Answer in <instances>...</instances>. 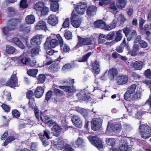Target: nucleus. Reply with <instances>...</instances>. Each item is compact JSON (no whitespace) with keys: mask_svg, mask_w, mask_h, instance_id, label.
Listing matches in <instances>:
<instances>
[{"mask_svg":"<svg viewBox=\"0 0 151 151\" xmlns=\"http://www.w3.org/2000/svg\"><path fill=\"white\" fill-rule=\"evenodd\" d=\"M139 131L142 138H148L151 136V127L145 124H141L139 127Z\"/></svg>","mask_w":151,"mask_h":151,"instance_id":"obj_1","label":"nucleus"},{"mask_svg":"<svg viewBox=\"0 0 151 151\" xmlns=\"http://www.w3.org/2000/svg\"><path fill=\"white\" fill-rule=\"evenodd\" d=\"M13 72L12 74L6 83V85L11 88H14L16 87H19L18 79L17 76V73H14Z\"/></svg>","mask_w":151,"mask_h":151,"instance_id":"obj_2","label":"nucleus"},{"mask_svg":"<svg viewBox=\"0 0 151 151\" xmlns=\"http://www.w3.org/2000/svg\"><path fill=\"white\" fill-rule=\"evenodd\" d=\"M90 142L94 146L100 150L103 147L102 142L101 139L96 136H90L88 137Z\"/></svg>","mask_w":151,"mask_h":151,"instance_id":"obj_3","label":"nucleus"},{"mask_svg":"<svg viewBox=\"0 0 151 151\" xmlns=\"http://www.w3.org/2000/svg\"><path fill=\"white\" fill-rule=\"evenodd\" d=\"M16 60L19 63L23 65L34 66L36 65V62L34 60H31L29 58H26L23 55H21L17 58Z\"/></svg>","mask_w":151,"mask_h":151,"instance_id":"obj_4","label":"nucleus"},{"mask_svg":"<svg viewBox=\"0 0 151 151\" xmlns=\"http://www.w3.org/2000/svg\"><path fill=\"white\" fill-rule=\"evenodd\" d=\"M78 41L77 45L75 46V49H77L83 45H89L91 44V39L89 38H83L78 37Z\"/></svg>","mask_w":151,"mask_h":151,"instance_id":"obj_5","label":"nucleus"},{"mask_svg":"<svg viewBox=\"0 0 151 151\" xmlns=\"http://www.w3.org/2000/svg\"><path fill=\"white\" fill-rule=\"evenodd\" d=\"M50 132L47 130L44 131V133L43 135L40 133V134L39 136L40 139L44 145H47L49 144V142L48 141V139L51 138L50 137Z\"/></svg>","mask_w":151,"mask_h":151,"instance_id":"obj_6","label":"nucleus"},{"mask_svg":"<svg viewBox=\"0 0 151 151\" xmlns=\"http://www.w3.org/2000/svg\"><path fill=\"white\" fill-rule=\"evenodd\" d=\"M87 8L86 3L81 2L77 4L75 7L76 12L80 14H83L85 13Z\"/></svg>","mask_w":151,"mask_h":151,"instance_id":"obj_7","label":"nucleus"},{"mask_svg":"<svg viewBox=\"0 0 151 151\" xmlns=\"http://www.w3.org/2000/svg\"><path fill=\"white\" fill-rule=\"evenodd\" d=\"M102 120L99 118L93 119L91 122V129L94 131L99 129L101 127Z\"/></svg>","mask_w":151,"mask_h":151,"instance_id":"obj_8","label":"nucleus"},{"mask_svg":"<svg viewBox=\"0 0 151 151\" xmlns=\"http://www.w3.org/2000/svg\"><path fill=\"white\" fill-rule=\"evenodd\" d=\"M67 142L66 139H63L62 138H58L55 141H52L51 142L56 146V147L59 150L63 149L64 145Z\"/></svg>","mask_w":151,"mask_h":151,"instance_id":"obj_9","label":"nucleus"},{"mask_svg":"<svg viewBox=\"0 0 151 151\" xmlns=\"http://www.w3.org/2000/svg\"><path fill=\"white\" fill-rule=\"evenodd\" d=\"M56 37L58 40L60 45L61 47V50H62L65 52H69L70 50L69 47L65 44H63V40L60 34H57Z\"/></svg>","mask_w":151,"mask_h":151,"instance_id":"obj_10","label":"nucleus"},{"mask_svg":"<svg viewBox=\"0 0 151 151\" xmlns=\"http://www.w3.org/2000/svg\"><path fill=\"white\" fill-rule=\"evenodd\" d=\"M49 11V8L44 6L42 2H38V12L40 13V16H44L48 14Z\"/></svg>","mask_w":151,"mask_h":151,"instance_id":"obj_11","label":"nucleus"},{"mask_svg":"<svg viewBox=\"0 0 151 151\" xmlns=\"http://www.w3.org/2000/svg\"><path fill=\"white\" fill-rule=\"evenodd\" d=\"M81 22V18L78 15L73 14L72 16L71 22L72 26L74 27H79Z\"/></svg>","mask_w":151,"mask_h":151,"instance_id":"obj_12","label":"nucleus"},{"mask_svg":"<svg viewBox=\"0 0 151 151\" xmlns=\"http://www.w3.org/2000/svg\"><path fill=\"white\" fill-rule=\"evenodd\" d=\"M71 120L73 124L76 127L81 128L82 126V121L79 116L77 115L73 116Z\"/></svg>","mask_w":151,"mask_h":151,"instance_id":"obj_13","label":"nucleus"},{"mask_svg":"<svg viewBox=\"0 0 151 151\" xmlns=\"http://www.w3.org/2000/svg\"><path fill=\"white\" fill-rule=\"evenodd\" d=\"M90 94L86 90L81 91L77 94V96L80 100L87 101L90 98Z\"/></svg>","mask_w":151,"mask_h":151,"instance_id":"obj_14","label":"nucleus"},{"mask_svg":"<svg viewBox=\"0 0 151 151\" xmlns=\"http://www.w3.org/2000/svg\"><path fill=\"white\" fill-rule=\"evenodd\" d=\"M116 83L119 85L125 84L128 81V78L125 75H120L117 76L116 79Z\"/></svg>","mask_w":151,"mask_h":151,"instance_id":"obj_15","label":"nucleus"},{"mask_svg":"<svg viewBox=\"0 0 151 151\" xmlns=\"http://www.w3.org/2000/svg\"><path fill=\"white\" fill-rule=\"evenodd\" d=\"M133 148L132 146L131 145H128L127 142H122L119 147L120 151H132Z\"/></svg>","mask_w":151,"mask_h":151,"instance_id":"obj_16","label":"nucleus"},{"mask_svg":"<svg viewBox=\"0 0 151 151\" xmlns=\"http://www.w3.org/2000/svg\"><path fill=\"white\" fill-rule=\"evenodd\" d=\"M47 22L50 25L55 26L58 23V18L55 14H50L48 18Z\"/></svg>","mask_w":151,"mask_h":151,"instance_id":"obj_17","label":"nucleus"},{"mask_svg":"<svg viewBox=\"0 0 151 151\" xmlns=\"http://www.w3.org/2000/svg\"><path fill=\"white\" fill-rule=\"evenodd\" d=\"M18 20L16 19H12L9 20L8 22L7 26L10 30H14L16 29Z\"/></svg>","mask_w":151,"mask_h":151,"instance_id":"obj_18","label":"nucleus"},{"mask_svg":"<svg viewBox=\"0 0 151 151\" xmlns=\"http://www.w3.org/2000/svg\"><path fill=\"white\" fill-rule=\"evenodd\" d=\"M121 125L119 124L112 125L111 123H109L107 129L110 132L116 131V132H119L121 129Z\"/></svg>","mask_w":151,"mask_h":151,"instance_id":"obj_19","label":"nucleus"},{"mask_svg":"<svg viewBox=\"0 0 151 151\" xmlns=\"http://www.w3.org/2000/svg\"><path fill=\"white\" fill-rule=\"evenodd\" d=\"M118 8L117 6L116 5L114 2H111L108 8V10L113 14H115L119 12Z\"/></svg>","mask_w":151,"mask_h":151,"instance_id":"obj_20","label":"nucleus"},{"mask_svg":"<svg viewBox=\"0 0 151 151\" xmlns=\"http://www.w3.org/2000/svg\"><path fill=\"white\" fill-rule=\"evenodd\" d=\"M59 87L68 93H73L76 92V89L73 86H59Z\"/></svg>","mask_w":151,"mask_h":151,"instance_id":"obj_21","label":"nucleus"},{"mask_svg":"<svg viewBox=\"0 0 151 151\" xmlns=\"http://www.w3.org/2000/svg\"><path fill=\"white\" fill-rule=\"evenodd\" d=\"M12 41L15 45L17 46L22 49H24L25 46L20 39L17 37H15L12 39Z\"/></svg>","mask_w":151,"mask_h":151,"instance_id":"obj_22","label":"nucleus"},{"mask_svg":"<svg viewBox=\"0 0 151 151\" xmlns=\"http://www.w3.org/2000/svg\"><path fill=\"white\" fill-rule=\"evenodd\" d=\"M143 65L142 62L140 61H136L134 63H132L131 65L132 67L134 68L136 70H140L142 69Z\"/></svg>","mask_w":151,"mask_h":151,"instance_id":"obj_23","label":"nucleus"},{"mask_svg":"<svg viewBox=\"0 0 151 151\" xmlns=\"http://www.w3.org/2000/svg\"><path fill=\"white\" fill-rule=\"evenodd\" d=\"M52 129L56 136H58L62 130V128L57 123L53 126Z\"/></svg>","mask_w":151,"mask_h":151,"instance_id":"obj_24","label":"nucleus"},{"mask_svg":"<svg viewBox=\"0 0 151 151\" xmlns=\"http://www.w3.org/2000/svg\"><path fill=\"white\" fill-rule=\"evenodd\" d=\"M19 29L21 32L28 33L30 32V27L26 24H23L20 25Z\"/></svg>","mask_w":151,"mask_h":151,"instance_id":"obj_25","label":"nucleus"},{"mask_svg":"<svg viewBox=\"0 0 151 151\" xmlns=\"http://www.w3.org/2000/svg\"><path fill=\"white\" fill-rule=\"evenodd\" d=\"M97 7L94 6H90L87 9V13L90 15H93L96 14Z\"/></svg>","mask_w":151,"mask_h":151,"instance_id":"obj_26","label":"nucleus"},{"mask_svg":"<svg viewBox=\"0 0 151 151\" xmlns=\"http://www.w3.org/2000/svg\"><path fill=\"white\" fill-rule=\"evenodd\" d=\"M93 72L96 74H98L100 71V65L99 62L97 61L94 62L92 64Z\"/></svg>","mask_w":151,"mask_h":151,"instance_id":"obj_27","label":"nucleus"},{"mask_svg":"<svg viewBox=\"0 0 151 151\" xmlns=\"http://www.w3.org/2000/svg\"><path fill=\"white\" fill-rule=\"evenodd\" d=\"M118 74V71L115 68H112L109 69L108 72V76L110 80L113 79L114 76Z\"/></svg>","mask_w":151,"mask_h":151,"instance_id":"obj_28","label":"nucleus"},{"mask_svg":"<svg viewBox=\"0 0 151 151\" xmlns=\"http://www.w3.org/2000/svg\"><path fill=\"white\" fill-rule=\"evenodd\" d=\"M16 51L15 48L11 45H7L6 46L5 52L6 53L9 54H14Z\"/></svg>","mask_w":151,"mask_h":151,"instance_id":"obj_29","label":"nucleus"},{"mask_svg":"<svg viewBox=\"0 0 151 151\" xmlns=\"http://www.w3.org/2000/svg\"><path fill=\"white\" fill-rule=\"evenodd\" d=\"M85 143V141L81 137H79L74 144L73 145L75 147H82Z\"/></svg>","mask_w":151,"mask_h":151,"instance_id":"obj_30","label":"nucleus"},{"mask_svg":"<svg viewBox=\"0 0 151 151\" xmlns=\"http://www.w3.org/2000/svg\"><path fill=\"white\" fill-rule=\"evenodd\" d=\"M35 20V17L32 15H28L25 18L26 22L27 24H33Z\"/></svg>","mask_w":151,"mask_h":151,"instance_id":"obj_31","label":"nucleus"},{"mask_svg":"<svg viewBox=\"0 0 151 151\" xmlns=\"http://www.w3.org/2000/svg\"><path fill=\"white\" fill-rule=\"evenodd\" d=\"M139 49V45L136 44H134L133 47V50L130 52L129 53L132 56H135L137 55V52Z\"/></svg>","mask_w":151,"mask_h":151,"instance_id":"obj_32","label":"nucleus"},{"mask_svg":"<svg viewBox=\"0 0 151 151\" xmlns=\"http://www.w3.org/2000/svg\"><path fill=\"white\" fill-rule=\"evenodd\" d=\"M50 39V37H48L47 39V40L46 42L45 43V48L46 50V52L47 54L51 55L53 54L54 52V51L50 47H48L47 46V42H48V40L49 39Z\"/></svg>","mask_w":151,"mask_h":151,"instance_id":"obj_33","label":"nucleus"},{"mask_svg":"<svg viewBox=\"0 0 151 151\" xmlns=\"http://www.w3.org/2000/svg\"><path fill=\"white\" fill-rule=\"evenodd\" d=\"M105 22L101 20H99L94 22L95 26L101 29H103L104 27Z\"/></svg>","mask_w":151,"mask_h":151,"instance_id":"obj_34","label":"nucleus"},{"mask_svg":"<svg viewBox=\"0 0 151 151\" xmlns=\"http://www.w3.org/2000/svg\"><path fill=\"white\" fill-rule=\"evenodd\" d=\"M28 104H29V108H31L34 110L35 116L36 118L38 119V108H37V106H35V103L34 104L33 103H31L30 102V100H29Z\"/></svg>","mask_w":151,"mask_h":151,"instance_id":"obj_35","label":"nucleus"},{"mask_svg":"<svg viewBox=\"0 0 151 151\" xmlns=\"http://www.w3.org/2000/svg\"><path fill=\"white\" fill-rule=\"evenodd\" d=\"M126 3V1L125 0H117L116 2L117 7L121 9L124 8Z\"/></svg>","mask_w":151,"mask_h":151,"instance_id":"obj_36","label":"nucleus"},{"mask_svg":"<svg viewBox=\"0 0 151 151\" xmlns=\"http://www.w3.org/2000/svg\"><path fill=\"white\" fill-rule=\"evenodd\" d=\"M31 47H38V35H36L31 39L30 40Z\"/></svg>","mask_w":151,"mask_h":151,"instance_id":"obj_37","label":"nucleus"},{"mask_svg":"<svg viewBox=\"0 0 151 151\" xmlns=\"http://www.w3.org/2000/svg\"><path fill=\"white\" fill-rule=\"evenodd\" d=\"M115 18L116 17L117 22H120V23H124L126 21V19L124 16L122 14H120L118 16H115Z\"/></svg>","mask_w":151,"mask_h":151,"instance_id":"obj_38","label":"nucleus"},{"mask_svg":"<svg viewBox=\"0 0 151 151\" xmlns=\"http://www.w3.org/2000/svg\"><path fill=\"white\" fill-rule=\"evenodd\" d=\"M16 138L13 136H10L8 137L3 143V145L4 146H6L10 142H11L15 140Z\"/></svg>","mask_w":151,"mask_h":151,"instance_id":"obj_39","label":"nucleus"},{"mask_svg":"<svg viewBox=\"0 0 151 151\" xmlns=\"http://www.w3.org/2000/svg\"><path fill=\"white\" fill-rule=\"evenodd\" d=\"M50 8L51 10L53 12H56L59 9V5L58 3H51Z\"/></svg>","mask_w":151,"mask_h":151,"instance_id":"obj_40","label":"nucleus"},{"mask_svg":"<svg viewBox=\"0 0 151 151\" xmlns=\"http://www.w3.org/2000/svg\"><path fill=\"white\" fill-rule=\"evenodd\" d=\"M47 29L45 22L43 20L40 21L38 22V29H42L45 31Z\"/></svg>","mask_w":151,"mask_h":151,"instance_id":"obj_41","label":"nucleus"},{"mask_svg":"<svg viewBox=\"0 0 151 151\" xmlns=\"http://www.w3.org/2000/svg\"><path fill=\"white\" fill-rule=\"evenodd\" d=\"M38 72L37 69H30L27 71L28 74L30 76L33 77H36Z\"/></svg>","mask_w":151,"mask_h":151,"instance_id":"obj_42","label":"nucleus"},{"mask_svg":"<svg viewBox=\"0 0 151 151\" xmlns=\"http://www.w3.org/2000/svg\"><path fill=\"white\" fill-rule=\"evenodd\" d=\"M106 141L108 145L112 146L115 145L116 140L114 138H106Z\"/></svg>","mask_w":151,"mask_h":151,"instance_id":"obj_43","label":"nucleus"},{"mask_svg":"<svg viewBox=\"0 0 151 151\" xmlns=\"http://www.w3.org/2000/svg\"><path fill=\"white\" fill-rule=\"evenodd\" d=\"M145 21L142 18L140 19L139 20V28L140 32L142 35H144L145 33V32L144 31L143 28V25L145 23Z\"/></svg>","mask_w":151,"mask_h":151,"instance_id":"obj_44","label":"nucleus"},{"mask_svg":"<svg viewBox=\"0 0 151 151\" xmlns=\"http://www.w3.org/2000/svg\"><path fill=\"white\" fill-rule=\"evenodd\" d=\"M20 7L24 9L27 8L28 4L27 3V0H21L19 3Z\"/></svg>","mask_w":151,"mask_h":151,"instance_id":"obj_45","label":"nucleus"},{"mask_svg":"<svg viewBox=\"0 0 151 151\" xmlns=\"http://www.w3.org/2000/svg\"><path fill=\"white\" fill-rule=\"evenodd\" d=\"M60 67L57 64H52L49 67V69L52 72H55L58 70Z\"/></svg>","mask_w":151,"mask_h":151,"instance_id":"obj_46","label":"nucleus"},{"mask_svg":"<svg viewBox=\"0 0 151 151\" xmlns=\"http://www.w3.org/2000/svg\"><path fill=\"white\" fill-rule=\"evenodd\" d=\"M96 4H98L99 5L102 6L109 2V0H94Z\"/></svg>","mask_w":151,"mask_h":151,"instance_id":"obj_47","label":"nucleus"},{"mask_svg":"<svg viewBox=\"0 0 151 151\" xmlns=\"http://www.w3.org/2000/svg\"><path fill=\"white\" fill-rule=\"evenodd\" d=\"M12 113L13 117L15 118H18L20 116V112L16 109L13 110L12 111Z\"/></svg>","mask_w":151,"mask_h":151,"instance_id":"obj_48","label":"nucleus"},{"mask_svg":"<svg viewBox=\"0 0 151 151\" xmlns=\"http://www.w3.org/2000/svg\"><path fill=\"white\" fill-rule=\"evenodd\" d=\"M91 54V52H89L86 55L83 56L82 57L80 58L77 60L78 62H84L88 58Z\"/></svg>","mask_w":151,"mask_h":151,"instance_id":"obj_49","label":"nucleus"},{"mask_svg":"<svg viewBox=\"0 0 151 151\" xmlns=\"http://www.w3.org/2000/svg\"><path fill=\"white\" fill-rule=\"evenodd\" d=\"M123 32L125 34V36L127 37V40L128 41L131 40V39L129 38L130 34V30L129 29L126 27L123 29Z\"/></svg>","mask_w":151,"mask_h":151,"instance_id":"obj_50","label":"nucleus"},{"mask_svg":"<svg viewBox=\"0 0 151 151\" xmlns=\"http://www.w3.org/2000/svg\"><path fill=\"white\" fill-rule=\"evenodd\" d=\"M50 44L51 47L54 48L58 45V42L56 40L54 39L50 41Z\"/></svg>","mask_w":151,"mask_h":151,"instance_id":"obj_51","label":"nucleus"},{"mask_svg":"<svg viewBox=\"0 0 151 151\" xmlns=\"http://www.w3.org/2000/svg\"><path fill=\"white\" fill-rule=\"evenodd\" d=\"M132 94L131 93L128 91H127L125 93L124 95V98L125 100L130 101L132 100Z\"/></svg>","mask_w":151,"mask_h":151,"instance_id":"obj_52","label":"nucleus"},{"mask_svg":"<svg viewBox=\"0 0 151 151\" xmlns=\"http://www.w3.org/2000/svg\"><path fill=\"white\" fill-rule=\"evenodd\" d=\"M7 10L9 12L8 15L12 17L13 16L16 14L15 10L13 7L10 6L9 7L7 8Z\"/></svg>","mask_w":151,"mask_h":151,"instance_id":"obj_53","label":"nucleus"},{"mask_svg":"<svg viewBox=\"0 0 151 151\" xmlns=\"http://www.w3.org/2000/svg\"><path fill=\"white\" fill-rule=\"evenodd\" d=\"M122 31L119 30L116 32V36L115 37V40L116 41H120L122 38V35L121 34Z\"/></svg>","mask_w":151,"mask_h":151,"instance_id":"obj_54","label":"nucleus"},{"mask_svg":"<svg viewBox=\"0 0 151 151\" xmlns=\"http://www.w3.org/2000/svg\"><path fill=\"white\" fill-rule=\"evenodd\" d=\"M3 98H5L7 101H9L12 99L11 93L6 91L4 92L3 94Z\"/></svg>","mask_w":151,"mask_h":151,"instance_id":"obj_55","label":"nucleus"},{"mask_svg":"<svg viewBox=\"0 0 151 151\" xmlns=\"http://www.w3.org/2000/svg\"><path fill=\"white\" fill-rule=\"evenodd\" d=\"M106 40V37L105 35L101 34L98 37V40L100 43L104 42Z\"/></svg>","mask_w":151,"mask_h":151,"instance_id":"obj_56","label":"nucleus"},{"mask_svg":"<svg viewBox=\"0 0 151 151\" xmlns=\"http://www.w3.org/2000/svg\"><path fill=\"white\" fill-rule=\"evenodd\" d=\"M77 111L82 114L84 116H85L87 114V111L86 109L80 108L77 107L76 108Z\"/></svg>","mask_w":151,"mask_h":151,"instance_id":"obj_57","label":"nucleus"},{"mask_svg":"<svg viewBox=\"0 0 151 151\" xmlns=\"http://www.w3.org/2000/svg\"><path fill=\"white\" fill-rule=\"evenodd\" d=\"M45 78L46 77L44 75L40 74L38 76V83H43L45 81Z\"/></svg>","mask_w":151,"mask_h":151,"instance_id":"obj_58","label":"nucleus"},{"mask_svg":"<svg viewBox=\"0 0 151 151\" xmlns=\"http://www.w3.org/2000/svg\"><path fill=\"white\" fill-rule=\"evenodd\" d=\"M1 106L5 112L8 113L10 111L11 108L10 107L5 104H3L1 105Z\"/></svg>","mask_w":151,"mask_h":151,"instance_id":"obj_59","label":"nucleus"},{"mask_svg":"<svg viewBox=\"0 0 151 151\" xmlns=\"http://www.w3.org/2000/svg\"><path fill=\"white\" fill-rule=\"evenodd\" d=\"M65 38L67 40H69L72 39V35L71 32L70 31H66L64 34Z\"/></svg>","mask_w":151,"mask_h":151,"instance_id":"obj_60","label":"nucleus"},{"mask_svg":"<svg viewBox=\"0 0 151 151\" xmlns=\"http://www.w3.org/2000/svg\"><path fill=\"white\" fill-rule=\"evenodd\" d=\"M141 93L140 92H136L132 96L133 100H136L139 99L140 98Z\"/></svg>","mask_w":151,"mask_h":151,"instance_id":"obj_61","label":"nucleus"},{"mask_svg":"<svg viewBox=\"0 0 151 151\" xmlns=\"http://www.w3.org/2000/svg\"><path fill=\"white\" fill-rule=\"evenodd\" d=\"M54 92L55 95L58 96H61L63 95V92L59 89L54 88Z\"/></svg>","mask_w":151,"mask_h":151,"instance_id":"obj_62","label":"nucleus"},{"mask_svg":"<svg viewBox=\"0 0 151 151\" xmlns=\"http://www.w3.org/2000/svg\"><path fill=\"white\" fill-rule=\"evenodd\" d=\"M145 75L147 78L151 79V71L150 69H147L145 72Z\"/></svg>","mask_w":151,"mask_h":151,"instance_id":"obj_63","label":"nucleus"},{"mask_svg":"<svg viewBox=\"0 0 151 151\" xmlns=\"http://www.w3.org/2000/svg\"><path fill=\"white\" fill-rule=\"evenodd\" d=\"M63 149L66 151H73V150L70 145L67 144L64 146Z\"/></svg>","mask_w":151,"mask_h":151,"instance_id":"obj_64","label":"nucleus"}]
</instances>
